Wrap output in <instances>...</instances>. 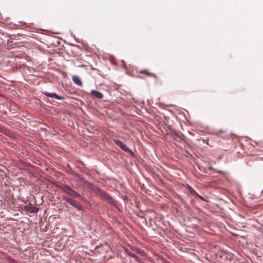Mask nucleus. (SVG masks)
<instances>
[{
  "label": "nucleus",
  "instance_id": "7ed1b4c3",
  "mask_svg": "<svg viewBox=\"0 0 263 263\" xmlns=\"http://www.w3.org/2000/svg\"><path fill=\"white\" fill-rule=\"evenodd\" d=\"M25 209L26 211L29 212L31 213H36L39 211V208L33 206L31 203L28 204L25 206Z\"/></svg>",
  "mask_w": 263,
  "mask_h": 263
},
{
  "label": "nucleus",
  "instance_id": "ddd939ff",
  "mask_svg": "<svg viewBox=\"0 0 263 263\" xmlns=\"http://www.w3.org/2000/svg\"><path fill=\"white\" fill-rule=\"evenodd\" d=\"M65 200L71 205L73 204V202L75 201V200L68 197L65 198Z\"/></svg>",
  "mask_w": 263,
  "mask_h": 263
},
{
  "label": "nucleus",
  "instance_id": "6e6552de",
  "mask_svg": "<svg viewBox=\"0 0 263 263\" xmlns=\"http://www.w3.org/2000/svg\"><path fill=\"white\" fill-rule=\"evenodd\" d=\"M139 72L141 73L145 74V75L147 76L148 77H153L155 79H156L157 78V76L156 74L149 72L148 71H147L146 70L140 71Z\"/></svg>",
  "mask_w": 263,
  "mask_h": 263
},
{
  "label": "nucleus",
  "instance_id": "423d86ee",
  "mask_svg": "<svg viewBox=\"0 0 263 263\" xmlns=\"http://www.w3.org/2000/svg\"><path fill=\"white\" fill-rule=\"evenodd\" d=\"M91 94L95 97L98 99H102L103 97V95L99 91H98L95 90H92L91 91Z\"/></svg>",
  "mask_w": 263,
  "mask_h": 263
},
{
  "label": "nucleus",
  "instance_id": "0eeeda50",
  "mask_svg": "<svg viewBox=\"0 0 263 263\" xmlns=\"http://www.w3.org/2000/svg\"><path fill=\"white\" fill-rule=\"evenodd\" d=\"M72 81L77 85L80 86H82V82L78 76H73L72 77Z\"/></svg>",
  "mask_w": 263,
  "mask_h": 263
},
{
  "label": "nucleus",
  "instance_id": "f257e3e1",
  "mask_svg": "<svg viewBox=\"0 0 263 263\" xmlns=\"http://www.w3.org/2000/svg\"><path fill=\"white\" fill-rule=\"evenodd\" d=\"M62 190L66 193H67L69 196L73 197V198H81L82 196L78 193L77 192L74 191L73 189L70 188L69 186L67 185H65L62 187Z\"/></svg>",
  "mask_w": 263,
  "mask_h": 263
},
{
  "label": "nucleus",
  "instance_id": "39448f33",
  "mask_svg": "<svg viewBox=\"0 0 263 263\" xmlns=\"http://www.w3.org/2000/svg\"><path fill=\"white\" fill-rule=\"evenodd\" d=\"M43 93L47 96V97H51V98H54L57 99H58V100H63L64 99V97H60L59 96V95H57L56 93H51V92H43Z\"/></svg>",
  "mask_w": 263,
  "mask_h": 263
},
{
  "label": "nucleus",
  "instance_id": "1a4fd4ad",
  "mask_svg": "<svg viewBox=\"0 0 263 263\" xmlns=\"http://www.w3.org/2000/svg\"><path fill=\"white\" fill-rule=\"evenodd\" d=\"M125 252L127 253V254H128L130 257L134 258L136 260H137L138 262L140 261L139 257L132 252L127 250V249L125 250Z\"/></svg>",
  "mask_w": 263,
  "mask_h": 263
},
{
  "label": "nucleus",
  "instance_id": "f8f14e48",
  "mask_svg": "<svg viewBox=\"0 0 263 263\" xmlns=\"http://www.w3.org/2000/svg\"><path fill=\"white\" fill-rule=\"evenodd\" d=\"M132 250L137 252V253L141 255L142 256L145 255V252L143 251L140 250L139 248H134V249H132Z\"/></svg>",
  "mask_w": 263,
  "mask_h": 263
},
{
  "label": "nucleus",
  "instance_id": "9d476101",
  "mask_svg": "<svg viewBox=\"0 0 263 263\" xmlns=\"http://www.w3.org/2000/svg\"><path fill=\"white\" fill-rule=\"evenodd\" d=\"M72 205L79 210H81L82 211H84L83 207L78 202H77L76 200L73 202V204Z\"/></svg>",
  "mask_w": 263,
  "mask_h": 263
},
{
  "label": "nucleus",
  "instance_id": "2eb2a0df",
  "mask_svg": "<svg viewBox=\"0 0 263 263\" xmlns=\"http://www.w3.org/2000/svg\"><path fill=\"white\" fill-rule=\"evenodd\" d=\"M208 141V140H206V143L207 144H209Z\"/></svg>",
  "mask_w": 263,
  "mask_h": 263
},
{
  "label": "nucleus",
  "instance_id": "4468645a",
  "mask_svg": "<svg viewBox=\"0 0 263 263\" xmlns=\"http://www.w3.org/2000/svg\"><path fill=\"white\" fill-rule=\"evenodd\" d=\"M196 198H200V199H201V200H204L202 196H201L200 195H199L198 194V195H196Z\"/></svg>",
  "mask_w": 263,
  "mask_h": 263
},
{
  "label": "nucleus",
  "instance_id": "9b49d317",
  "mask_svg": "<svg viewBox=\"0 0 263 263\" xmlns=\"http://www.w3.org/2000/svg\"><path fill=\"white\" fill-rule=\"evenodd\" d=\"M187 189L190 193L193 196H196L198 195V193L190 186H187Z\"/></svg>",
  "mask_w": 263,
  "mask_h": 263
},
{
  "label": "nucleus",
  "instance_id": "f03ea898",
  "mask_svg": "<svg viewBox=\"0 0 263 263\" xmlns=\"http://www.w3.org/2000/svg\"><path fill=\"white\" fill-rule=\"evenodd\" d=\"M114 142L118 146H119L122 150H123L125 152H130L132 153V151H130L126 146V145L123 143L121 141L118 140V139H114Z\"/></svg>",
  "mask_w": 263,
  "mask_h": 263
},
{
  "label": "nucleus",
  "instance_id": "20e7f679",
  "mask_svg": "<svg viewBox=\"0 0 263 263\" xmlns=\"http://www.w3.org/2000/svg\"><path fill=\"white\" fill-rule=\"evenodd\" d=\"M99 192L101 196H102L106 200H107L109 203L111 204L114 203L112 198L110 196H109L106 192L102 191H100Z\"/></svg>",
  "mask_w": 263,
  "mask_h": 263
}]
</instances>
